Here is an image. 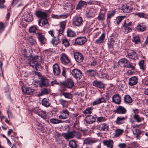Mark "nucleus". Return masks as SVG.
Instances as JSON below:
<instances>
[{
	"label": "nucleus",
	"mask_w": 148,
	"mask_h": 148,
	"mask_svg": "<svg viewBox=\"0 0 148 148\" xmlns=\"http://www.w3.org/2000/svg\"><path fill=\"white\" fill-rule=\"evenodd\" d=\"M39 57L38 56H34L32 59H30V60L29 62L30 65L36 70H38L40 66L38 63Z\"/></svg>",
	"instance_id": "f257e3e1"
},
{
	"label": "nucleus",
	"mask_w": 148,
	"mask_h": 148,
	"mask_svg": "<svg viewBox=\"0 0 148 148\" xmlns=\"http://www.w3.org/2000/svg\"><path fill=\"white\" fill-rule=\"evenodd\" d=\"M134 24L132 22H130L127 23L125 21L124 22L121 29L125 34H127L132 30V26Z\"/></svg>",
	"instance_id": "f03ea898"
},
{
	"label": "nucleus",
	"mask_w": 148,
	"mask_h": 148,
	"mask_svg": "<svg viewBox=\"0 0 148 148\" xmlns=\"http://www.w3.org/2000/svg\"><path fill=\"white\" fill-rule=\"evenodd\" d=\"M83 22L82 17L80 16H75L73 19L72 24L75 26L79 27L83 25Z\"/></svg>",
	"instance_id": "7ed1b4c3"
},
{
	"label": "nucleus",
	"mask_w": 148,
	"mask_h": 148,
	"mask_svg": "<svg viewBox=\"0 0 148 148\" xmlns=\"http://www.w3.org/2000/svg\"><path fill=\"white\" fill-rule=\"evenodd\" d=\"M71 74L77 80H80L82 76V73L80 70L77 69H73L71 71Z\"/></svg>",
	"instance_id": "20e7f679"
},
{
	"label": "nucleus",
	"mask_w": 148,
	"mask_h": 148,
	"mask_svg": "<svg viewBox=\"0 0 148 148\" xmlns=\"http://www.w3.org/2000/svg\"><path fill=\"white\" fill-rule=\"evenodd\" d=\"M127 57L130 59L136 60L138 59L137 53L134 51L129 50L127 51Z\"/></svg>",
	"instance_id": "39448f33"
},
{
	"label": "nucleus",
	"mask_w": 148,
	"mask_h": 148,
	"mask_svg": "<svg viewBox=\"0 0 148 148\" xmlns=\"http://www.w3.org/2000/svg\"><path fill=\"white\" fill-rule=\"evenodd\" d=\"M74 56L75 60L79 63L82 62L84 58L82 55L78 52L74 53Z\"/></svg>",
	"instance_id": "423d86ee"
},
{
	"label": "nucleus",
	"mask_w": 148,
	"mask_h": 148,
	"mask_svg": "<svg viewBox=\"0 0 148 148\" xmlns=\"http://www.w3.org/2000/svg\"><path fill=\"white\" fill-rule=\"evenodd\" d=\"M36 34L37 37L39 41L42 43H45L46 39L45 37V36L40 32H36Z\"/></svg>",
	"instance_id": "0eeeda50"
},
{
	"label": "nucleus",
	"mask_w": 148,
	"mask_h": 148,
	"mask_svg": "<svg viewBox=\"0 0 148 148\" xmlns=\"http://www.w3.org/2000/svg\"><path fill=\"white\" fill-rule=\"evenodd\" d=\"M86 41V38L79 37L75 39V44L77 45H81L84 44Z\"/></svg>",
	"instance_id": "6e6552de"
},
{
	"label": "nucleus",
	"mask_w": 148,
	"mask_h": 148,
	"mask_svg": "<svg viewBox=\"0 0 148 148\" xmlns=\"http://www.w3.org/2000/svg\"><path fill=\"white\" fill-rule=\"evenodd\" d=\"M114 112L118 114H123L126 113L127 110L125 107L121 106H119L114 111Z\"/></svg>",
	"instance_id": "1a4fd4ad"
},
{
	"label": "nucleus",
	"mask_w": 148,
	"mask_h": 148,
	"mask_svg": "<svg viewBox=\"0 0 148 148\" xmlns=\"http://www.w3.org/2000/svg\"><path fill=\"white\" fill-rule=\"evenodd\" d=\"M60 60L64 64H67L70 62V60L68 56L64 53H62L61 55Z\"/></svg>",
	"instance_id": "9d476101"
},
{
	"label": "nucleus",
	"mask_w": 148,
	"mask_h": 148,
	"mask_svg": "<svg viewBox=\"0 0 148 148\" xmlns=\"http://www.w3.org/2000/svg\"><path fill=\"white\" fill-rule=\"evenodd\" d=\"M61 115L59 116V118L60 119H65L69 117V112L67 110H64L61 112Z\"/></svg>",
	"instance_id": "9b49d317"
},
{
	"label": "nucleus",
	"mask_w": 148,
	"mask_h": 148,
	"mask_svg": "<svg viewBox=\"0 0 148 148\" xmlns=\"http://www.w3.org/2000/svg\"><path fill=\"white\" fill-rule=\"evenodd\" d=\"M34 112L43 119H45L47 118L45 111L41 110L38 108H36L34 110Z\"/></svg>",
	"instance_id": "f8f14e48"
},
{
	"label": "nucleus",
	"mask_w": 148,
	"mask_h": 148,
	"mask_svg": "<svg viewBox=\"0 0 148 148\" xmlns=\"http://www.w3.org/2000/svg\"><path fill=\"white\" fill-rule=\"evenodd\" d=\"M126 119V117L123 116H118V117L115 122L116 124L118 125H120L124 124L125 123V121Z\"/></svg>",
	"instance_id": "ddd939ff"
},
{
	"label": "nucleus",
	"mask_w": 148,
	"mask_h": 148,
	"mask_svg": "<svg viewBox=\"0 0 148 148\" xmlns=\"http://www.w3.org/2000/svg\"><path fill=\"white\" fill-rule=\"evenodd\" d=\"M87 5V3L86 1L81 0H80L76 6V10H81L82 7L86 6Z\"/></svg>",
	"instance_id": "4468645a"
},
{
	"label": "nucleus",
	"mask_w": 148,
	"mask_h": 148,
	"mask_svg": "<svg viewBox=\"0 0 148 148\" xmlns=\"http://www.w3.org/2000/svg\"><path fill=\"white\" fill-rule=\"evenodd\" d=\"M128 60L125 58L120 59L118 62V64L121 67H126L127 66V63L128 62Z\"/></svg>",
	"instance_id": "2eb2a0df"
},
{
	"label": "nucleus",
	"mask_w": 148,
	"mask_h": 148,
	"mask_svg": "<svg viewBox=\"0 0 148 148\" xmlns=\"http://www.w3.org/2000/svg\"><path fill=\"white\" fill-rule=\"evenodd\" d=\"M24 21L27 22H31L33 20L32 15L30 12H27L24 15Z\"/></svg>",
	"instance_id": "dca6fc26"
},
{
	"label": "nucleus",
	"mask_w": 148,
	"mask_h": 148,
	"mask_svg": "<svg viewBox=\"0 0 148 148\" xmlns=\"http://www.w3.org/2000/svg\"><path fill=\"white\" fill-rule=\"evenodd\" d=\"M138 79L136 76L132 77L129 79L128 84L130 86H133L138 83Z\"/></svg>",
	"instance_id": "f3484780"
},
{
	"label": "nucleus",
	"mask_w": 148,
	"mask_h": 148,
	"mask_svg": "<svg viewBox=\"0 0 148 148\" xmlns=\"http://www.w3.org/2000/svg\"><path fill=\"white\" fill-rule=\"evenodd\" d=\"M62 135L66 139L72 138H74L73 131H68L67 133H62Z\"/></svg>",
	"instance_id": "a211bd4d"
},
{
	"label": "nucleus",
	"mask_w": 148,
	"mask_h": 148,
	"mask_svg": "<svg viewBox=\"0 0 148 148\" xmlns=\"http://www.w3.org/2000/svg\"><path fill=\"white\" fill-rule=\"evenodd\" d=\"M63 85L67 88H71L74 86L73 80L71 79H68L63 83Z\"/></svg>",
	"instance_id": "6ab92c4d"
},
{
	"label": "nucleus",
	"mask_w": 148,
	"mask_h": 148,
	"mask_svg": "<svg viewBox=\"0 0 148 148\" xmlns=\"http://www.w3.org/2000/svg\"><path fill=\"white\" fill-rule=\"evenodd\" d=\"M38 25L41 27L44 26V27H47L49 25L47 20V19L41 18L40 20L38 21Z\"/></svg>",
	"instance_id": "aec40b11"
},
{
	"label": "nucleus",
	"mask_w": 148,
	"mask_h": 148,
	"mask_svg": "<svg viewBox=\"0 0 148 148\" xmlns=\"http://www.w3.org/2000/svg\"><path fill=\"white\" fill-rule=\"evenodd\" d=\"M112 101L116 104H119L121 101V98L118 94L114 95L112 97Z\"/></svg>",
	"instance_id": "412c9836"
},
{
	"label": "nucleus",
	"mask_w": 148,
	"mask_h": 148,
	"mask_svg": "<svg viewBox=\"0 0 148 148\" xmlns=\"http://www.w3.org/2000/svg\"><path fill=\"white\" fill-rule=\"evenodd\" d=\"M108 125L107 124L103 123L98 125V129L100 131H104L108 130Z\"/></svg>",
	"instance_id": "4be33fe9"
},
{
	"label": "nucleus",
	"mask_w": 148,
	"mask_h": 148,
	"mask_svg": "<svg viewBox=\"0 0 148 148\" xmlns=\"http://www.w3.org/2000/svg\"><path fill=\"white\" fill-rule=\"evenodd\" d=\"M53 71L55 75H58L60 74V70L57 64H55L53 65Z\"/></svg>",
	"instance_id": "5701e85b"
},
{
	"label": "nucleus",
	"mask_w": 148,
	"mask_h": 148,
	"mask_svg": "<svg viewBox=\"0 0 148 148\" xmlns=\"http://www.w3.org/2000/svg\"><path fill=\"white\" fill-rule=\"evenodd\" d=\"M36 16L38 17L41 18H45L47 17V13L40 11H37L36 13Z\"/></svg>",
	"instance_id": "b1692460"
},
{
	"label": "nucleus",
	"mask_w": 148,
	"mask_h": 148,
	"mask_svg": "<svg viewBox=\"0 0 148 148\" xmlns=\"http://www.w3.org/2000/svg\"><path fill=\"white\" fill-rule=\"evenodd\" d=\"M93 85L96 87L100 88H103L104 87V84L101 81L95 80L92 82Z\"/></svg>",
	"instance_id": "393cba45"
},
{
	"label": "nucleus",
	"mask_w": 148,
	"mask_h": 148,
	"mask_svg": "<svg viewBox=\"0 0 148 148\" xmlns=\"http://www.w3.org/2000/svg\"><path fill=\"white\" fill-rule=\"evenodd\" d=\"M49 80L47 79L42 78L40 82V86L41 87L47 86L48 85Z\"/></svg>",
	"instance_id": "a878e982"
},
{
	"label": "nucleus",
	"mask_w": 148,
	"mask_h": 148,
	"mask_svg": "<svg viewBox=\"0 0 148 148\" xmlns=\"http://www.w3.org/2000/svg\"><path fill=\"white\" fill-rule=\"evenodd\" d=\"M96 142V141L94 139L90 138H88L84 139V143L88 145H92Z\"/></svg>",
	"instance_id": "bb28decb"
},
{
	"label": "nucleus",
	"mask_w": 148,
	"mask_h": 148,
	"mask_svg": "<svg viewBox=\"0 0 148 148\" xmlns=\"http://www.w3.org/2000/svg\"><path fill=\"white\" fill-rule=\"evenodd\" d=\"M103 145L109 148L113 147V141L112 140H105L103 142Z\"/></svg>",
	"instance_id": "cd10ccee"
},
{
	"label": "nucleus",
	"mask_w": 148,
	"mask_h": 148,
	"mask_svg": "<svg viewBox=\"0 0 148 148\" xmlns=\"http://www.w3.org/2000/svg\"><path fill=\"white\" fill-rule=\"evenodd\" d=\"M28 43L32 46H35L36 44V41L34 37L32 36L29 37L27 39Z\"/></svg>",
	"instance_id": "c85d7f7f"
},
{
	"label": "nucleus",
	"mask_w": 148,
	"mask_h": 148,
	"mask_svg": "<svg viewBox=\"0 0 148 148\" xmlns=\"http://www.w3.org/2000/svg\"><path fill=\"white\" fill-rule=\"evenodd\" d=\"M85 121L87 123L91 124L95 121V119L92 116L89 115L86 117Z\"/></svg>",
	"instance_id": "c756f323"
},
{
	"label": "nucleus",
	"mask_w": 148,
	"mask_h": 148,
	"mask_svg": "<svg viewBox=\"0 0 148 148\" xmlns=\"http://www.w3.org/2000/svg\"><path fill=\"white\" fill-rule=\"evenodd\" d=\"M105 38V34L104 33L102 34L101 36L95 42V43L97 45H100L103 43Z\"/></svg>",
	"instance_id": "7c9ffc66"
},
{
	"label": "nucleus",
	"mask_w": 148,
	"mask_h": 148,
	"mask_svg": "<svg viewBox=\"0 0 148 148\" xmlns=\"http://www.w3.org/2000/svg\"><path fill=\"white\" fill-rule=\"evenodd\" d=\"M95 10L93 9H90L85 14L86 17L87 18H93L95 16L94 12Z\"/></svg>",
	"instance_id": "2f4dec72"
},
{
	"label": "nucleus",
	"mask_w": 148,
	"mask_h": 148,
	"mask_svg": "<svg viewBox=\"0 0 148 148\" xmlns=\"http://www.w3.org/2000/svg\"><path fill=\"white\" fill-rule=\"evenodd\" d=\"M121 10L124 13H129L132 11V9L130 7L127 5H125L122 6Z\"/></svg>",
	"instance_id": "473e14b6"
},
{
	"label": "nucleus",
	"mask_w": 148,
	"mask_h": 148,
	"mask_svg": "<svg viewBox=\"0 0 148 148\" xmlns=\"http://www.w3.org/2000/svg\"><path fill=\"white\" fill-rule=\"evenodd\" d=\"M22 55L24 58H26L28 59H29V57L32 56L30 53L29 51L25 49H23V50L22 51Z\"/></svg>",
	"instance_id": "72a5a7b5"
},
{
	"label": "nucleus",
	"mask_w": 148,
	"mask_h": 148,
	"mask_svg": "<svg viewBox=\"0 0 148 148\" xmlns=\"http://www.w3.org/2000/svg\"><path fill=\"white\" fill-rule=\"evenodd\" d=\"M66 25V23L64 21L60 22V26L61 27L58 30L59 35L60 36V34H62L64 30Z\"/></svg>",
	"instance_id": "f704fd0d"
},
{
	"label": "nucleus",
	"mask_w": 148,
	"mask_h": 148,
	"mask_svg": "<svg viewBox=\"0 0 148 148\" xmlns=\"http://www.w3.org/2000/svg\"><path fill=\"white\" fill-rule=\"evenodd\" d=\"M63 96L66 98L69 99H71L73 98V95L70 92H61L60 96Z\"/></svg>",
	"instance_id": "c9c22d12"
},
{
	"label": "nucleus",
	"mask_w": 148,
	"mask_h": 148,
	"mask_svg": "<svg viewBox=\"0 0 148 148\" xmlns=\"http://www.w3.org/2000/svg\"><path fill=\"white\" fill-rule=\"evenodd\" d=\"M22 91L27 94H31L34 91V90L30 87L26 88L22 87Z\"/></svg>",
	"instance_id": "e433bc0d"
},
{
	"label": "nucleus",
	"mask_w": 148,
	"mask_h": 148,
	"mask_svg": "<svg viewBox=\"0 0 148 148\" xmlns=\"http://www.w3.org/2000/svg\"><path fill=\"white\" fill-rule=\"evenodd\" d=\"M136 29L138 32H143L145 30L146 26L143 23H140L137 26Z\"/></svg>",
	"instance_id": "4c0bfd02"
},
{
	"label": "nucleus",
	"mask_w": 148,
	"mask_h": 148,
	"mask_svg": "<svg viewBox=\"0 0 148 148\" xmlns=\"http://www.w3.org/2000/svg\"><path fill=\"white\" fill-rule=\"evenodd\" d=\"M115 11H110L108 12L107 14V22L110 23V19L111 18L113 17L115 13Z\"/></svg>",
	"instance_id": "58836bf2"
},
{
	"label": "nucleus",
	"mask_w": 148,
	"mask_h": 148,
	"mask_svg": "<svg viewBox=\"0 0 148 148\" xmlns=\"http://www.w3.org/2000/svg\"><path fill=\"white\" fill-rule=\"evenodd\" d=\"M59 102L60 104L62 105L63 107L67 108L69 105V102L68 101L64 100L62 99L59 100Z\"/></svg>",
	"instance_id": "ea45409f"
},
{
	"label": "nucleus",
	"mask_w": 148,
	"mask_h": 148,
	"mask_svg": "<svg viewBox=\"0 0 148 148\" xmlns=\"http://www.w3.org/2000/svg\"><path fill=\"white\" fill-rule=\"evenodd\" d=\"M67 36L69 37H73L76 36L75 33L72 29H68L66 31Z\"/></svg>",
	"instance_id": "a19ab883"
},
{
	"label": "nucleus",
	"mask_w": 148,
	"mask_h": 148,
	"mask_svg": "<svg viewBox=\"0 0 148 148\" xmlns=\"http://www.w3.org/2000/svg\"><path fill=\"white\" fill-rule=\"evenodd\" d=\"M133 118L135 121L138 123L143 121L144 120V118L143 117L140 116L138 114H134Z\"/></svg>",
	"instance_id": "79ce46f5"
},
{
	"label": "nucleus",
	"mask_w": 148,
	"mask_h": 148,
	"mask_svg": "<svg viewBox=\"0 0 148 148\" xmlns=\"http://www.w3.org/2000/svg\"><path fill=\"white\" fill-rule=\"evenodd\" d=\"M106 99L103 97L99 98L96 100L93 103V105H95L101 103L103 102H105Z\"/></svg>",
	"instance_id": "37998d69"
},
{
	"label": "nucleus",
	"mask_w": 148,
	"mask_h": 148,
	"mask_svg": "<svg viewBox=\"0 0 148 148\" xmlns=\"http://www.w3.org/2000/svg\"><path fill=\"white\" fill-rule=\"evenodd\" d=\"M49 99H48L45 98L43 99L41 101L42 105L46 107H48L50 106L51 103L49 101Z\"/></svg>",
	"instance_id": "c03bdc74"
},
{
	"label": "nucleus",
	"mask_w": 148,
	"mask_h": 148,
	"mask_svg": "<svg viewBox=\"0 0 148 148\" xmlns=\"http://www.w3.org/2000/svg\"><path fill=\"white\" fill-rule=\"evenodd\" d=\"M69 145L71 148H77V147L76 141L73 140H71L69 142Z\"/></svg>",
	"instance_id": "a18cd8bd"
},
{
	"label": "nucleus",
	"mask_w": 148,
	"mask_h": 148,
	"mask_svg": "<svg viewBox=\"0 0 148 148\" xmlns=\"http://www.w3.org/2000/svg\"><path fill=\"white\" fill-rule=\"evenodd\" d=\"M132 131L134 135L137 137L140 134V132L138 128H135L134 126H132Z\"/></svg>",
	"instance_id": "49530a36"
},
{
	"label": "nucleus",
	"mask_w": 148,
	"mask_h": 148,
	"mask_svg": "<svg viewBox=\"0 0 148 148\" xmlns=\"http://www.w3.org/2000/svg\"><path fill=\"white\" fill-rule=\"evenodd\" d=\"M60 42V40L58 37H54L51 41V43L55 45H57Z\"/></svg>",
	"instance_id": "de8ad7c7"
},
{
	"label": "nucleus",
	"mask_w": 148,
	"mask_h": 148,
	"mask_svg": "<svg viewBox=\"0 0 148 148\" xmlns=\"http://www.w3.org/2000/svg\"><path fill=\"white\" fill-rule=\"evenodd\" d=\"M123 130L121 129H116L115 131L114 136L119 137L123 133Z\"/></svg>",
	"instance_id": "09e8293b"
},
{
	"label": "nucleus",
	"mask_w": 148,
	"mask_h": 148,
	"mask_svg": "<svg viewBox=\"0 0 148 148\" xmlns=\"http://www.w3.org/2000/svg\"><path fill=\"white\" fill-rule=\"evenodd\" d=\"M50 122L51 123L56 124L64 122V121L61 120H59L56 119H50Z\"/></svg>",
	"instance_id": "8fccbe9b"
},
{
	"label": "nucleus",
	"mask_w": 148,
	"mask_h": 148,
	"mask_svg": "<svg viewBox=\"0 0 148 148\" xmlns=\"http://www.w3.org/2000/svg\"><path fill=\"white\" fill-rule=\"evenodd\" d=\"M124 101L127 103H130L132 102V99L128 95H125L124 97Z\"/></svg>",
	"instance_id": "3c124183"
},
{
	"label": "nucleus",
	"mask_w": 148,
	"mask_h": 148,
	"mask_svg": "<svg viewBox=\"0 0 148 148\" xmlns=\"http://www.w3.org/2000/svg\"><path fill=\"white\" fill-rule=\"evenodd\" d=\"M73 5L70 2H67L65 3L64 9L68 11H71L72 9Z\"/></svg>",
	"instance_id": "603ef678"
},
{
	"label": "nucleus",
	"mask_w": 148,
	"mask_h": 148,
	"mask_svg": "<svg viewBox=\"0 0 148 148\" xmlns=\"http://www.w3.org/2000/svg\"><path fill=\"white\" fill-rule=\"evenodd\" d=\"M86 74L87 75L91 77L95 75L96 72L94 70L89 69L86 71Z\"/></svg>",
	"instance_id": "864d4df0"
},
{
	"label": "nucleus",
	"mask_w": 148,
	"mask_h": 148,
	"mask_svg": "<svg viewBox=\"0 0 148 148\" xmlns=\"http://www.w3.org/2000/svg\"><path fill=\"white\" fill-rule=\"evenodd\" d=\"M115 41L113 38H111L108 44V47L109 49H112L113 47Z\"/></svg>",
	"instance_id": "5fc2aeb1"
},
{
	"label": "nucleus",
	"mask_w": 148,
	"mask_h": 148,
	"mask_svg": "<svg viewBox=\"0 0 148 148\" xmlns=\"http://www.w3.org/2000/svg\"><path fill=\"white\" fill-rule=\"evenodd\" d=\"M142 82L143 84L145 86H148V76H144L143 77Z\"/></svg>",
	"instance_id": "6e6d98bb"
},
{
	"label": "nucleus",
	"mask_w": 148,
	"mask_h": 148,
	"mask_svg": "<svg viewBox=\"0 0 148 148\" xmlns=\"http://www.w3.org/2000/svg\"><path fill=\"white\" fill-rule=\"evenodd\" d=\"M127 63V66H126V67L127 68L131 69L132 70H135V66L136 65L135 64H133L132 63L130 62L129 60H128V62Z\"/></svg>",
	"instance_id": "4d7b16f0"
},
{
	"label": "nucleus",
	"mask_w": 148,
	"mask_h": 148,
	"mask_svg": "<svg viewBox=\"0 0 148 148\" xmlns=\"http://www.w3.org/2000/svg\"><path fill=\"white\" fill-rule=\"evenodd\" d=\"M37 28L35 26H32L29 27V31L30 33H35L36 34V32H38V31H36Z\"/></svg>",
	"instance_id": "13d9d810"
},
{
	"label": "nucleus",
	"mask_w": 148,
	"mask_h": 148,
	"mask_svg": "<svg viewBox=\"0 0 148 148\" xmlns=\"http://www.w3.org/2000/svg\"><path fill=\"white\" fill-rule=\"evenodd\" d=\"M139 65L140 69L143 70L145 69V65L144 64V60H140L139 62Z\"/></svg>",
	"instance_id": "bf43d9fd"
},
{
	"label": "nucleus",
	"mask_w": 148,
	"mask_h": 148,
	"mask_svg": "<svg viewBox=\"0 0 148 148\" xmlns=\"http://www.w3.org/2000/svg\"><path fill=\"white\" fill-rule=\"evenodd\" d=\"M105 14L102 13L99 14L97 17V18L99 20L101 21H103L105 20Z\"/></svg>",
	"instance_id": "052dcab7"
},
{
	"label": "nucleus",
	"mask_w": 148,
	"mask_h": 148,
	"mask_svg": "<svg viewBox=\"0 0 148 148\" xmlns=\"http://www.w3.org/2000/svg\"><path fill=\"white\" fill-rule=\"evenodd\" d=\"M135 15L140 18H146L147 17L146 14L143 12H136V13Z\"/></svg>",
	"instance_id": "680f3d73"
},
{
	"label": "nucleus",
	"mask_w": 148,
	"mask_h": 148,
	"mask_svg": "<svg viewBox=\"0 0 148 148\" xmlns=\"http://www.w3.org/2000/svg\"><path fill=\"white\" fill-rule=\"evenodd\" d=\"M93 109L92 107H91L87 108L85 110L83 111V113L85 114H90L91 113V110Z\"/></svg>",
	"instance_id": "e2e57ef3"
},
{
	"label": "nucleus",
	"mask_w": 148,
	"mask_h": 148,
	"mask_svg": "<svg viewBox=\"0 0 148 148\" xmlns=\"http://www.w3.org/2000/svg\"><path fill=\"white\" fill-rule=\"evenodd\" d=\"M62 44L66 47H68L70 45V44L68 40L66 39H64L62 40Z\"/></svg>",
	"instance_id": "0e129e2a"
},
{
	"label": "nucleus",
	"mask_w": 148,
	"mask_h": 148,
	"mask_svg": "<svg viewBox=\"0 0 148 148\" xmlns=\"http://www.w3.org/2000/svg\"><path fill=\"white\" fill-rule=\"evenodd\" d=\"M73 134L74 137H75L79 139L81 137V135L80 133L78 132L73 131Z\"/></svg>",
	"instance_id": "69168bd1"
},
{
	"label": "nucleus",
	"mask_w": 148,
	"mask_h": 148,
	"mask_svg": "<svg viewBox=\"0 0 148 148\" xmlns=\"http://www.w3.org/2000/svg\"><path fill=\"white\" fill-rule=\"evenodd\" d=\"M132 41L135 44H138L140 42V39L138 36L134 37Z\"/></svg>",
	"instance_id": "338daca9"
},
{
	"label": "nucleus",
	"mask_w": 148,
	"mask_h": 148,
	"mask_svg": "<svg viewBox=\"0 0 148 148\" xmlns=\"http://www.w3.org/2000/svg\"><path fill=\"white\" fill-rule=\"evenodd\" d=\"M49 93V90L46 88H44L41 90V93L40 94V96H41L44 94H47Z\"/></svg>",
	"instance_id": "774afa93"
}]
</instances>
